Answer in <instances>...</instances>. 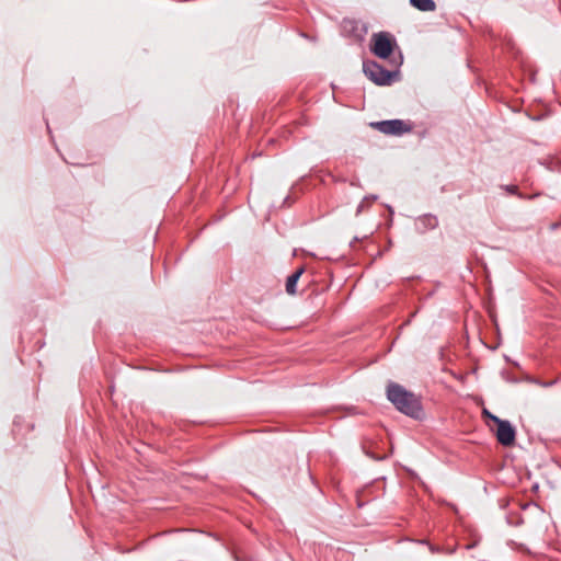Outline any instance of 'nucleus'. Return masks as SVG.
Masks as SVG:
<instances>
[{
  "label": "nucleus",
  "mask_w": 561,
  "mask_h": 561,
  "mask_svg": "<svg viewBox=\"0 0 561 561\" xmlns=\"http://www.w3.org/2000/svg\"><path fill=\"white\" fill-rule=\"evenodd\" d=\"M374 128L386 135L400 136L411 130V125L401 119L381 121L370 124Z\"/></svg>",
  "instance_id": "obj_5"
},
{
  "label": "nucleus",
  "mask_w": 561,
  "mask_h": 561,
  "mask_svg": "<svg viewBox=\"0 0 561 561\" xmlns=\"http://www.w3.org/2000/svg\"><path fill=\"white\" fill-rule=\"evenodd\" d=\"M493 424L496 425L495 436L497 442L505 447L513 446L516 439L515 427L508 421L496 415H493Z\"/></svg>",
  "instance_id": "obj_4"
},
{
  "label": "nucleus",
  "mask_w": 561,
  "mask_h": 561,
  "mask_svg": "<svg viewBox=\"0 0 561 561\" xmlns=\"http://www.w3.org/2000/svg\"><path fill=\"white\" fill-rule=\"evenodd\" d=\"M396 43L388 33H377L371 38V51L379 58L387 59L391 56Z\"/></svg>",
  "instance_id": "obj_3"
},
{
  "label": "nucleus",
  "mask_w": 561,
  "mask_h": 561,
  "mask_svg": "<svg viewBox=\"0 0 561 561\" xmlns=\"http://www.w3.org/2000/svg\"><path fill=\"white\" fill-rule=\"evenodd\" d=\"M410 4L422 12H433L436 10L434 0H410Z\"/></svg>",
  "instance_id": "obj_7"
},
{
  "label": "nucleus",
  "mask_w": 561,
  "mask_h": 561,
  "mask_svg": "<svg viewBox=\"0 0 561 561\" xmlns=\"http://www.w3.org/2000/svg\"><path fill=\"white\" fill-rule=\"evenodd\" d=\"M554 383H556V380H552V381H548V382L542 383V386L543 387H550V386H552Z\"/></svg>",
  "instance_id": "obj_12"
},
{
  "label": "nucleus",
  "mask_w": 561,
  "mask_h": 561,
  "mask_svg": "<svg viewBox=\"0 0 561 561\" xmlns=\"http://www.w3.org/2000/svg\"><path fill=\"white\" fill-rule=\"evenodd\" d=\"M419 229L423 232L426 229H434L438 225V220L433 215H424L417 221Z\"/></svg>",
  "instance_id": "obj_8"
},
{
  "label": "nucleus",
  "mask_w": 561,
  "mask_h": 561,
  "mask_svg": "<svg viewBox=\"0 0 561 561\" xmlns=\"http://www.w3.org/2000/svg\"><path fill=\"white\" fill-rule=\"evenodd\" d=\"M417 542H419V543H422V545H427V546H428V549H430V551H431L432 553H438V552H440V548H439V547H436V546H434V545L428 543V541H427V540H425V539L419 540Z\"/></svg>",
  "instance_id": "obj_9"
},
{
  "label": "nucleus",
  "mask_w": 561,
  "mask_h": 561,
  "mask_svg": "<svg viewBox=\"0 0 561 561\" xmlns=\"http://www.w3.org/2000/svg\"><path fill=\"white\" fill-rule=\"evenodd\" d=\"M363 70L366 77L377 85H390L399 79L398 70H386L376 61H364Z\"/></svg>",
  "instance_id": "obj_2"
},
{
  "label": "nucleus",
  "mask_w": 561,
  "mask_h": 561,
  "mask_svg": "<svg viewBox=\"0 0 561 561\" xmlns=\"http://www.w3.org/2000/svg\"><path fill=\"white\" fill-rule=\"evenodd\" d=\"M505 190L510 193H515L517 191V186L515 185H512V186H505Z\"/></svg>",
  "instance_id": "obj_11"
},
{
  "label": "nucleus",
  "mask_w": 561,
  "mask_h": 561,
  "mask_svg": "<svg viewBox=\"0 0 561 561\" xmlns=\"http://www.w3.org/2000/svg\"><path fill=\"white\" fill-rule=\"evenodd\" d=\"M387 398L398 411L408 416L420 419L423 414L420 398L399 383H388Z\"/></svg>",
  "instance_id": "obj_1"
},
{
  "label": "nucleus",
  "mask_w": 561,
  "mask_h": 561,
  "mask_svg": "<svg viewBox=\"0 0 561 561\" xmlns=\"http://www.w3.org/2000/svg\"><path fill=\"white\" fill-rule=\"evenodd\" d=\"M483 416L485 419V423L489 424L491 420V412L486 408L483 409Z\"/></svg>",
  "instance_id": "obj_10"
},
{
  "label": "nucleus",
  "mask_w": 561,
  "mask_h": 561,
  "mask_svg": "<svg viewBox=\"0 0 561 561\" xmlns=\"http://www.w3.org/2000/svg\"><path fill=\"white\" fill-rule=\"evenodd\" d=\"M304 271H305L304 267H300L299 270H297L295 273H293L291 275H289L287 277V280H286L287 294H289V295L296 294V285H297L298 279L300 278L301 274L304 273Z\"/></svg>",
  "instance_id": "obj_6"
},
{
  "label": "nucleus",
  "mask_w": 561,
  "mask_h": 561,
  "mask_svg": "<svg viewBox=\"0 0 561 561\" xmlns=\"http://www.w3.org/2000/svg\"><path fill=\"white\" fill-rule=\"evenodd\" d=\"M362 208H363V204H360V205L358 206L357 211L359 213V211L362 210Z\"/></svg>",
  "instance_id": "obj_13"
}]
</instances>
